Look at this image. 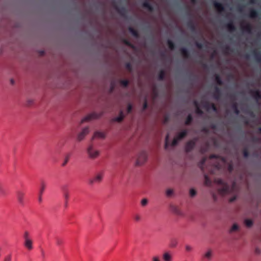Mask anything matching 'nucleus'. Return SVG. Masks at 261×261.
I'll return each mask as SVG.
<instances>
[{"label":"nucleus","mask_w":261,"mask_h":261,"mask_svg":"<svg viewBox=\"0 0 261 261\" xmlns=\"http://www.w3.org/2000/svg\"><path fill=\"white\" fill-rule=\"evenodd\" d=\"M24 246L29 251L33 249V240L28 231H25L23 234Z\"/></svg>","instance_id":"1"},{"label":"nucleus","mask_w":261,"mask_h":261,"mask_svg":"<svg viewBox=\"0 0 261 261\" xmlns=\"http://www.w3.org/2000/svg\"><path fill=\"white\" fill-rule=\"evenodd\" d=\"M215 182L218 185H222V188L218 190V193L223 196L226 194L230 193L229 191V188L227 185L223 182L222 180L221 179H217L215 180Z\"/></svg>","instance_id":"2"},{"label":"nucleus","mask_w":261,"mask_h":261,"mask_svg":"<svg viewBox=\"0 0 261 261\" xmlns=\"http://www.w3.org/2000/svg\"><path fill=\"white\" fill-rule=\"evenodd\" d=\"M187 134V132L186 130H184L179 133L174 138L171 146L172 147L175 146L177 144L178 141L184 138L186 136Z\"/></svg>","instance_id":"3"},{"label":"nucleus","mask_w":261,"mask_h":261,"mask_svg":"<svg viewBox=\"0 0 261 261\" xmlns=\"http://www.w3.org/2000/svg\"><path fill=\"white\" fill-rule=\"evenodd\" d=\"M240 27L242 31L247 32L249 34L251 33L252 28L249 23L245 21H242L240 23Z\"/></svg>","instance_id":"4"},{"label":"nucleus","mask_w":261,"mask_h":261,"mask_svg":"<svg viewBox=\"0 0 261 261\" xmlns=\"http://www.w3.org/2000/svg\"><path fill=\"white\" fill-rule=\"evenodd\" d=\"M17 200L19 204L23 205L24 203L25 193L22 191H18L16 192Z\"/></svg>","instance_id":"5"},{"label":"nucleus","mask_w":261,"mask_h":261,"mask_svg":"<svg viewBox=\"0 0 261 261\" xmlns=\"http://www.w3.org/2000/svg\"><path fill=\"white\" fill-rule=\"evenodd\" d=\"M99 116V115H97L95 113H92L91 114L88 115L87 116L81 120V123H84L85 122H88L91 120L98 118Z\"/></svg>","instance_id":"6"},{"label":"nucleus","mask_w":261,"mask_h":261,"mask_svg":"<svg viewBox=\"0 0 261 261\" xmlns=\"http://www.w3.org/2000/svg\"><path fill=\"white\" fill-rule=\"evenodd\" d=\"M88 152L89 153L90 157L93 159L96 158L99 155L98 151L96 150H93L92 146H90L88 147Z\"/></svg>","instance_id":"7"},{"label":"nucleus","mask_w":261,"mask_h":261,"mask_svg":"<svg viewBox=\"0 0 261 261\" xmlns=\"http://www.w3.org/2000/svg\"><path fill=\"white\" fill-rule=\"evenodd\" d=\"M146 160V155L144 153H141L138 157L136 164L138 165H141L143 164Z\"/></svg>","instance_id":"8"},{"label":"nucleus","mask_w":261,"mask_h":261,"mask_svg":"<svg viewBox=\"0 0 261 261\" xmlns=\"http://www.w3.org/2000/svg\"><path fill=\"white\" fill-rule=\"evenodd\" d=\"M195 142L191 140L187 143L185 146V150L187 152L190 151L194 147Z\"/></svg>","instance_id":"9"},{"label":"nucleus","mask_w":261,"mask_h":261,"mask_svg":"<svg viewBox=\"0 0 261 261\" xmlns=\"http://www.w3.org/2000/svg\"><path fill=\"white\" fill-rule=\"evenodd\" d=\"M250 94L251 96L257 101L261 99V94L260 92L258 91H251Z\"/></svg>","instance_id":"10"},{"label":"nucleus","mask_w":261,"mask_h":261,"mask_svg":"<svg viewBox=\"0 0 261 261\" xmlns=\"http://www.w3.org/2000/svg\"><path fill=\"white\" fill-rule=\"evenodd\" d=\"M89 130L88 127H85L82 130V132L78 136V140L81 141L84 137L88 134Z\"/></svg>","instance_id":"11"},{"label":"nucleus","mask_w":261,"mask_h":261,"mask_svg":"<svg viewBox=\"0 0 261 261\" xmlns=\"http://www.w3.org/2000/svg\"><path fill=\"white\" fill-rule=\"evenodd\" d=\"M214 5L218 13H221L224 10V8L221 4L215 2Z\"/></svg>","instance_id":"12"},{"label":"nucleus","mask_w":261,"mask_h":261,"mask_svg":"<svg viewBox=\"0 0 261 261\" xmlns=\"http://www.w3.org/2000/svg\"><path fill=\"white\" fill-rule=\"evenodd\" d=\"M214 98L216 100H218L220 96V92L218 87H216L215 88V91L213 94Z\"/></svg>","instance_id":"13"},{"label":"nucleus","mask_w":261,"mask_h":261,"mask_svg":"<svg viewBox=\"0 0 261 261\" xmlns=\"http://www.w3.org/2000/svg\"><path fill=\"white\" fill-rule=\"evenodd\" d=\"M102 178V175L101 174H99L97 175L93 179L90 180V183L93 184L94 182H100Z\"/></svg>","instance_id":"14"},{"label":"nucleus","mask_w":261,"mask_h":261,"mask_svg":"<svg viewBox=\"0 0 261 261\" xmlns=\"http://www.w3.org/2000/svg\"><path fill=\"white\" fill-rule=\"evenodd\" d=\"M105 137V134L102 132H95L92 137V139L94 138H104Z\"/></svg>","instance_id":"15"},{"label":"nucleus","mask_w":261,"mask_h":261,"mask_svg":"<svg viewBox=\"0 0 261 261\" xmlns=\"http://www.w3.org/2000/svg\"><path fill=\"white\" fill-rule=\"evenodd\" d=\"M194 105H195V108H196V114H197L198 115H201L202 114V111L200 109L198 102L196 101H194Z\"/></svg>","instance_id":"16"},{"label":"nucleus","mask_w":261,"mask_h":261,"mask_svg":"<svg viewBox=\"0 0 261 261\" xmlns=\"http://www.w3.org/2000/svg\"><path fill=\"white\" fill-rule=\"evenodd\" d=\"M180 52H181L182 57L184 59L188 58L189 55H188V51L186 49H185L184 48H181L180 49Z\"/></svg>","instance_id":"17"},{"label":"nucleus","mask_w":261,"mask_h":261,"mask_svg":"<svg viewBox=\"0 0 261 261\" xmlns=\"http://www.w3.org/2000/svg\"><path fill=\"white\" fill-rule=\"evenodd\" d=\"M227 29L229 32H232L234 30L235 28L232 22H229L226 25Z\"/></svg>","instance_id":"18"},{"label":"nucleus","mask_w":261,"mask_h":261,"mask_svg":"<svg viewBox=\"0 0 261 261\" xmlns=\"http://www.w3.org/2000/svg\"><path fill=\"white\" fill-rule=\"evenodd\" d=\"M164 261H171V256L169 253H165L163 255Z\"/></svg>","instance_id":"19"},{"label":"nucleus","mask_w":261,"mask_h":261,"mask_svg":"<svg viewBox=\"0 0 261 261\" xmlns=\"http://www.w3.org/2000/svg\"><path fill=\"white\" fill-rule=\"evenodd\" d=\"M208 148V144L207 143H205L203 146H201L200 148V152L201 153H204L205 152L207 151Z\"/></svg>","instance_id":"20"},{"label":"nucleus","mask_w":261,"mask_h":261,"mask_svg":"<svg viewBox=\"0 0 261 261\" xmlns=\"http://www.w3.org/2000/svg\"><path fill=\"white\" fill-rule=\"evenodd\" d=\"M249 16L250 18H254L257 16V13L254 10H251L249 13Z\"/></svg>","instance_id":"21"},{"label":"nucleus","mask_w":261,"mask_h":261,"mask_svg":"<svg viewBox=\"0 0 261 261\" xmlns=\"http://www.w3.org/2000/svg\"><path fill=\"white\" fill-rule=\"evenodd\" d=\"M143 6L144 8H147L148 10V11H151L152 10L151 6L149 5V4L147 2H145L143 3Z\"/></svg>","instance_id":"22"},{"label":"nucleus","mask_w":261,"mask_h":261,"mask_svg":"<svg viewBox=\"0 0 261 261\" xmlns=\"http://www.w3.org/2000/svg\"><path fill=\"white\" fill-rule=\"evenodd\" d=\"M246 227H250L252 225L253 222L252 220L249 219H246L244 221Z\"/></svg>","instance_id":"23"},{"label":"nucleus","mask_w":261,"mask_h":261,"mask_svg":"<svg viewBox=\"0 0 261 261\" xmlns=\"http://www.w3.org/2000/svg\"><path fill=\"white\" fill-rule=\"evenodd\" d=\"M232 108L233 110H234L236 114L238 115L239 113V111L238 109L237 103L236 102H234L232 104Z\"/></svg>","instance_id":"24"},{"label":"nucleus","mask_w":261,"mask_h":261,"mask_svg":"<svg viewBox=\"0 0 261 261\" xmlns=\"http://www.w3.org/2000/svg\"><path fill=\"white\" fill-rule=\"evenodd\" d=\"M204 184L206 186H209L211 185V181L207 175H204Z\"/></svg>","instance_id":"25"},{"label":"nucleus","mask_w":261,"mask_h":261,"mask_svg":"<svg viewBox=\"0 0 261 261\" xmlns=\"http://www.w3.org/2000/svg\"><path fill=\"white\" fill-rule=\"evenodd\" d=\"M129 32L135 37H137L138 36V33L137 31L134 30L132 28H129Z\"/></svg>","instance_id":"26"},{"label":"nucleus","mask_w":261,"mask_h":261,"mask_svg":"<svg viewBox=\"0 0 261 261\" xmlns=\"http://www.w3.org/2000/svg\"><path fill=\"white\" fill-rule=\"evenodd\" d=\"M12 259V254H8L5 256L4 257L3 261H11Z\"/></svg>","instance_id":"27"},{"label":"nucleus","mask_w":261,"mask_h":261,"mask_svg":"<svg viewBox=\"0 0 261 261\" xmlns=\"http://www.w3.org/2000/svg\"><path fill=\"white\" fill-rule=\"evenodd\" d=\"M215 81L216 82V83L219 85H222V81L219 77V76L217 74H215Z\"/></svg>","instance_id":"28"},{"label":"nucleus","mask_w":261,"mask_h":261,"mask_svg":"<svg viewBox=\"0 0 261 261\" xmlns=\"http://www.w3.org/2000/svg\"><path fill=\"white\" fill-rule=\"evenodd\" d=\"M205 161H206V158H203L201 161H200V162L199 163V167L200 168V169H201V170H203V165L204 164L205 162Z\"/></svg>","instance_id":"29"},{"label":"nucleus","mask_w":261,"mask_h":261,"mask_svg":"<svg viewBox=\"0 0 261 261\" xmlns=\"http://www.w3.org/2000/svg\"><path fill=\"white\" fill-rule=\"evenodd\" d=\"M123 113L121 112L119 116L115 118V121L120 122L123 120Z\"/></svg>","instance_id":"30"},{"label":"nucleus","mask_w":261,"mask_h":261,"mask_svg":"<svg viewBox=\"0 0 261 261\" xmlns=\"http://www.w3.org/2000/svg\"><path fill=\"white\" fill-rule=\"evenodd\" d=\"M192 120V117L191 115H189L187 117V120L185 122L186 125H189L191 123Z\"/></svg>","instance_id":"31"},{"label":"nucleus","mask_w":261,"mask_h":261,"mask_svg":"<svg viewBox=\"0 0 261 261\" xmlns=\"http://www.w3.org/2000/svg\"><path fill=\"white\" fill-rule=\"evenodd\" d=\"M165 72L164 70H161L159 74V79L160 80H163L165 77Z\"/></svg>","instance_id":"32"},{"label":"nucleus","mask_w":261,"mask_h":261,"mask_svg":"<svg viewBox=\"0 0 261 261\" xmlns=\"http://www.w3.org/2000/svg\"><path fill=\"white\" fill-rule=\"evenodd\" d=\"M212 256V251L211 250L207 251L204 255V257L207 258L208 259H210Z\"/></svg>","instance_id":"33"},{"label":"nucleus","mask_w":261,"mask_h":261,"mask_svg":"<svg viewBox=\"0 0 261 261\" xmlns=\"http://www.w3.org/2000/svg\"><path fill=\"white\" fill-rule=\"evenodd\" d=\"M168 44L169 48L171 50H173L174 49V44L171 40H168Z\"/></svg>","instance_id":"34"},{"label":"nucleus","mask_w":261,"mask_h":261,"mask_svg":"<svg viewBox=\"0 0 261 261\" xmlns=\"http://www.w3.org/2000/svg\"><path fill=\"white\" fill-rule=\"evenodd\" d=\"M120 84L123 87H126L128 84V81L127 80H121L120 81Z\"/></svg>","instance_id":"35"},{"label":"nucleus","mask_w":261,"mask_h":261,"mask_svg":"<svg viewBox=\"0 0 261 261\" xmlns=\"http://www.w3.org/2000/svg\"><path fill=\"white\" fill-rule=\"evenodd\" d=\"M64 195L67 201L69 198V192L67 190L65 189L64 191Z\"/></svg>","instance_id":"36"},{"label":"nucleus","mask_w":261,"mask_h":261,"mask_svg":"<svg viewBox=\"0 0 261 261\" xmlns=\"http://www.w3.org/2000/svg\"><path fill=\"white\" fill-rule=\"evenodd\" d=\"M169 135L167 134L166 137V139H165V149H167L168 148V139H169Z\"/></svg>","instance_id":"37"},{"label":"nucleus","mask_w":261,"mask_h":261,"mask_svg":"<svg viewBox=\"0 0 261 261\" xmlns=\"http://www.w3.org/2000/svg\"><path fill=\"white\" fill-rule=\"evenodd\" d=\"M196 191L194 189H190V196H191V197L194 196L196 195Z\"/></svg>","instance_id":"38"},{"label":"nucleus","mask_w":261,"mask_h":261,"mask_svg":"<svg viewBox=\"0 0 261 261\" xmlns=\"http://www.w3.org/2000/svg\"><path fill=\"white\" fill-rule=\"evenodd\" d=\"M238 229V226L236 224H234L231 227V228L230 229L231 231H234L237 230Z\"/></svg>","instance_id":"39"},{"label":"nucleus","mask_w":261,"mask_h":261,"mask_svg":"<svg viewBox=\"0 0 261 261\" xmlns=\"http://www.w3.org/2000/svg\"><path fill=\"white\" fill-rule=\"evenodd\" d=\"M6 193V191L2 185H0V194L4 195Z\"/></svg>","instance_id":"40"},{"label":"nucleus","mask_w":261,"mask_h":261,"mask_svg":"<svg viewBox=\"0 0 261 261\" xmlns=\"http://www.w3.org/2000/svg\"><path fill=\"white\" fill-rule=\"evenodd\" d=\"M45 188V184L43 182H42L41 184V189L40 191V194H42L43 191H44Z\"/></svg>","instance_id":"41"},{"label":"nucleus","mask_w":261,"mask_h":261,"mask_svg":"<svg viewBox=\"0 0 261 261\" xmlns=\"http://www.w3.org/2000/svg\"><path fill=\"white\" fill-rule=\"evenodd\" d=\"M126 68L130 72L132 70V66L129 63H128L126 64Z\"/></svg>","instance_id":"42"},{"label":"nucleus","mask_w":261,"mask_h":261,"mask_svg":"<svg viewBox=\"0 0 261 261\" xmlns=\"http://www.w3.org/2000/svg\"><path fill=\"white\" fill-rule=\"evenodd\" d=\"M173 193V191L171 189H168L166 191V195L167 196H170Z\"/></svg>","instance_id":"43"},{"label":"nucleus","mask_w":261,"mask_h":261,"mask_svg":"<svg viewBox=\"0 0 261 261\" xmlns=\"http://www.w3.org/2000/svg\"><path fill=\"white\" fill-rule=\"evenodd\" d=\"M147 200L146 199H143L142 200H141V205L142 206H145L147 204Z\"/></svg>","instance_id":"44"},{"label":"nucleus","mask_w":261,"mask_h":261,"mask_svg":"<svg viewBox=\"0 0 261 261\" xmlns=\"http://www.w3.org/2000/svg\"><path fill=\"white\" fill-rule=\"evenodd\" d=\"M233 166L231 163H229L228 165V170L229 172H231L232 171Z\"/></svg>","instance_id":"45"},{"label":"nucleus","mask_w":261,"mask_h":261,"mask_svg":"<svg viewBox=\"0 0 261 261\" xmlns=\"http://www.w3.org/2000/svg\"><path fill=\"white\" fill-rule=\"evenodd\" d=\"M57 243L58 245L61 246L63 244V241L61 239H58L57 241Z\"/></svg>","instance_id":"46"},{"label":"nucleus","mask_w":261,"mask_h":261,"mask_svg":"<svg viewBox=\"0 0 261 261\" xmlns=\"http://www.w3.org/2000/svg\"><path fill=\"white\" fill-rule=\"evenodd\" d=\"M218 159H219V160L221 162V163L222 164H225L226 161H225L224 158H219Z\"/></svg>","instance_id":"47"},{"label":"nucleus","mask_w":261,"mask_h":261,"mask_svg":"<svg viewBox=\"0 0 261 261\" xmlns=\"http://www.w3.org/2000/svg\"><path fill=\"white\" fill-rule=\"evenodd\" d=\"M147 100L145 99L144 102V103H143V109L144 110L146 109L147 108Z\"/></svg>","instance_id":"48"},{"label":"nucleus","mask_w":261,"mask_h":261,"mask_svg":"<svg viewBox=\"0 0 261 261\" xmlns=\"http://www.w3.org/2000/svg\"><path fill=\"white\" fill-rule=\"evenodd\" d=\"M211 107H212V108L213 109V110L215 111H216L217 110V109H216V107L215 106V104L212 103L211 104H210Z\"/></svg>","instance_id":"49"},{"label":"nucleus","mask_w":261,"mask_h":261,"mask_svg":"<svg viewBox=\"0 0 261 261\" xmlns=\"http://www.w3.org/2000/svg\"><path fill=\"white\" fill-rule=\"evenodd\" d=\"M243 154L244 157L247 158L248 155V151L246 149H244L243 151Z\"/></svg>","instance_id":"50"},{"label":"nucleus","mask_w":261,"mask_h":261,"mask_svg":"<svg viewBox=\"0 0 261 261\" xmlns=\"http://www.w3.org/2000/svg\"><path fill=\"white\" fill-rule=\"evenodd\" d=\"M132 109V107L131 105H128V106L127 107V112L129 113L131 111Z\"/></svg>","instance_id":"51"},{"label":"nucleus","mask_w":261,"mask_h":261,"mask_svg":"<svg viewBox=\"0 0 261 261\" xmlns=\"http://www.w3.org/2000/svg\"><path fill=\"white\" fill-rule=\"evenodd\" d=\"M152 261H160L159 257L158 256H154L152 258Z\"/></svg>","instance_id":"52"},{"label":"nucleus","mask_w":261,"mask_h":261,"mask_svg":"<svg viewBox=\"0 0 261 261\" xmlns=\"http://www.w3.org/2000/svg\"><path fill=\"white\" fill-rule=\"evenodd\" d=\"M140 219V216L138 215H137L135 216V220L136 221H139Z\"/></svg>","instance_id":"53"},{"label":"nucleus","mask_w":261,"mask_h":261,"mask_svg":"<svg viewBox=\"0 0 261 261\" xmlns=\"http://www.w3.org/2000/svg\"><path fill=\"white\" fill-rule=\"evenodd\" d=\"M168 118L167 116H165L164 118L163 122L164 123H166L168 121Z\"/></svg>","instance_id":"54"},{"label":"nucleus","mask_w":261,"mask_h":261,"mask_svg":"<svg viewBox=\"0 0 261 261\" xmlns=\"http://www.w3.org/2000/svg\"><path fill=\"white\" fill-rule=\"evenodd\" d=\"M68 160H69V157L68 156H67L65 159V162L63 164V166H65L66 163L68 162Z\"/></svg>","instance_id":"55"},{"label":"nucleus","mask_w":261,"mask_h":261,"mask_svg":"<svg viewBox=\"0 0 261 261\" xmlns=\"http://www.w3.org/2000/svg\"><path fill=\"white\" fill-rule=\"evenodd\" d=\"M192 250L191 247L190 246H186V250L187 251H190Z\"/></svg>","instance_id":"56"},{"label":"nucleus","mask_w":261,"mask_h":261,"mask_svg":"<svg viewBox=\"0 0 261 261\" xmlns=\"http://www.w3.org/2000/svg\"><path fill=\"white\" fill-rule=\"evenodd\" d=\"M235 189H236V184H235V182H233L232 185L231 190L232 191L234 190Z\"/></svg>","instance_id":"57"},{"label":"nucleus","mask_w":261,"mask_h":261,"mask_svg":"<svg viewBox=\"0 0 261 261\" xmlns=\"http://www.w3.org/2000/svg\"><path fill=\"white\" fill-rule=\"evenodd\" d=\"M215 166L216 168H217V169H220L221 167V165H220L219 164H216Z\"/></svg>","instance_id":"58"},{"label":"nucleus","mask_w":261,"mask_h":261,"mask_svg":"<svg viewBox=\"0 0 261 261\" xmlns=\"http://www.w3.org/2000/svg\"><path fill=\"white\" fill-rule=\"evenodd\" d=\"M196 46L199 49H200L201 48V47H202L201 45L200 44L197 43V42L196 43Z\"/></svg>","instance_id":"59"},{"label":"nucleus","mask_w":261,"mask_h":261,"mask_svg":"<svg viewBox=\"0 0 261 261\" xmlns=\"http://www.w3.org/2000/svg\"><path fill=\"white\" fill-rule=\"evenodd\" d=\"M236 197H232V198H231L229 199V202H232V201H233L236 199Z\"/></svg>","instance_id":"60"},{"label":"nucleus","mask_w":261,"mask_h":261,"mask_svg":"<svg viewBox=\"0 0 261 261\" xmlns=\"http://www.w3.org/2000/svg\"><path fill=\"white\" fill-rule=\"evenodd\" d=\"M216 54H217L216 51L215 50L214 51V52L213 53V54L211 55V58H213L214 57V55H215Z\"/></svg>","instance_id":"61"},{"label":"nucleus","mask_w":261,"mask_h":261,"mask_svg":"<svg viewBox=\"0 0 261 261\" xmlns=\"http://www.w3.org/2000/svg\"><path fill=\"white\" fill-rule=\"evenodd\" d=\"M124 43H125L126 45H127V46H131L130 44L128 42H127V41H124Z\"/></svg>","instance_id":"62"},{"label":"nucleus","mask_w":261,"mask_h":261,"mask_svg":"<svg viewBox=\"0 0 261 261\" xmlns=\"http://www.w3.org/2000/svg\"><path fill=\"white\" fill-rule=\"evenodd\" d=\"M209 158H210V159H213V158H216L217 156L215 155H211Z\"/></svg>","instance_id":"63"},{"label":"nucleus","mask_w":261,"mask_h":261,"mask_svg":"<svg viewBox=\"0 0 261 261\" xmlns=\"http://www.w3.org/2000/svg\"><path fill=\"white\" fill-rule=\"evenodd\" d=\"M41 253H42V255L43 257H44L45 256V252L44 250H41Z\"/></svg>","instance_id":"64"}]
</instances>
